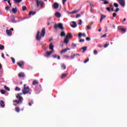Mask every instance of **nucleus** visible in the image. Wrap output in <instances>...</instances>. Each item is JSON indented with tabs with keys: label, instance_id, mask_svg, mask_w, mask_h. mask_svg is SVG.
<instances>
[{
	"label": "nucleus",
	"instance_id": "nucleus-1",
	"mask_svg": "<svg viewBox=\"0 0 127 127\" xmlns=\"http://www.w3.org/2000/svg\"><path fill=\"white\" fill-rule=\"evenodd\" d=\"M22 93H18L16 96V98L18 100H16L17 105H21L22 104V101H23V98L21 96L22 95H26L27 94H29L31 95V92H30V88L29 86L26 87V84L24 85V89L22 90Z\"/></svg>",
	"mask_w": 127,
	"mask_h": 127
},
{
	"label": "nucleus",
	"instance_id": "nucleus-2",
	"mask_svg": "<svg viewBox=\"0 0 127 127\" xmlns=\"http://www.w3.org/2000/svg\"><path fill=\"white\" fill-rule=\"evenodd\" d=\"M46 32V30L45 29V28H43L42 29L41 34H40V31H38L37 33L36 39L37 40L40 41L41 39V37H44V36H45Z\"/></svg>",
	"mask_w": 127,
	"mask_h": 127
},
{
	"label": "nucleus",
	"instance_id": "nucleus-3",
	"mask_svg": "<svg viewBox=\"0 0 127 127\" xmlns=\"http://www.w3.org/2000/svg\"><path fill=\"white\" fill-rule=\"evenodd\" d=\"M55 29L57 30V28H59L61 30H64V27H63V24L60 23L58 24H55L54 26Z\"/></svg>",
	"mask_w": 127,
	"mask_h": 127
},
{
	"label": "nucleus",
	"instance_id": "nucleus-4",
	"mask_svg": "<svg viewBox=\"0 0 127 127\" xmlns=\"http://www.w3.org/2000/svg\"><path fill=\"white\" fill-rule=\"evenodd\" d=\"M118 30L119 32H122V33H125L127 31V30L122 28V26H120L118 27Z\"/></svg>",
	"mask_w": 127,
	"mask_h": 127
},
{
	"label": "nucleus",
	"instance_id": "nucleus-5",
	"mask_svg": "<svg viewBox=\"0 0 127 127\" xmlns=\"http://www.w3.org/2000/svg\"><path fill=\"white\" fill-rule=\"evenodd\" d=\"M118 1L119 3L121 5L123 6V7H125V5H126V0H117Z\"/></svg>",
	"mask_w": 127,
	"mask_h": 127
},
{
	"label": "nucleus",
	"instance_id": "nucleus-6",
	"mask_svg": "<svg viewBox=\"0 0 127 127\" xmlns=\"http://www.w3.org/2000/svg\"><path fill=\"white\" fill-rule=\"evenodd\" d=\"M17 65L20 66V68H23V65H24V61H20L18 62L17 63Z\"/></svg>",
	"mask_w": 127,
	"mask_h": 127
},
{
	"label": "nucleus",
	"instance_id": "nucleus-7",
	"mask_svg": "<svg viewBox=\"0 0 127 127\" xmlns=\"http://www.w3.org/2000/svg\"><path fill=\"white\" fill-rule=\"evenodd\" d=\"M11 31H13V29L11 28L10 30H6V32L7 35H8L9 36H10V35L12 34V33Z\"/></svg>",
	"mask_w": 127,
	"mask_h": 127
},
{
	"label": "nucleus",
	"instance_id": "nucleus-8",
	"mask_svg": "<svg viewBox=\"0 0 127 127\" xmlns=\"http://www.w3.org/2000/svg\"><path fill=\"white\" fill-rule=\"evenodd\" d=\"M53 53V51H50V52H47L46 54H45L44 56L45 57H49Z\"/></svg>",
	"mask_w": 127,
	"mask_h": 127
},
{
	"label": "nucleus",
	"instance_id": "nucleus-9",
	"mask_svg": "<svg viewBox=\"0 0 127 127\" xmlns=\"http://www.w3.org/2000/svg\"><path fill=\"white\" fill-rule=\"evenodd\" d=\"M10 20L13 23H15V22H16V21H15V16H13V15L11 16Z\"/></svg>",
	"mask_w": 127,
	"mask_h": 127
},
{
	"label": "nucleus",
	"instance_id": "nucleus-10",
	"mask_svg": "<svg viewBox=\"0 0 127 127\" xmlns=\"http://www.w3.org/2000/svg\"><path fill=\"white\" fill-rule=\"evenodd\" d=\"M78 36L79 38L80 39L81 38L82 36H83V37H86V34H85L84 33L82 34V33L80 32L78 33Z\"/></svg>",
	"mask_w": 127,
	"mask_h": 127
},
{
	"label": "nucleus",
	"instance_id": "nucleus-11",
	"mask_svg": "<svg viewBox=\"0 0 127 127\" xmlns=\"http://www.w3.org/2000/svg\"><path fill=\"white\" fill-rule=\"evenodd\" d=\"M72 37H73V36L71 33H68L65 37V38H67L68 39H69V38H72Z\"/></svg>",
	"mask_w": 127,
	"mask_h": 127
},
{
	"label": "nucleus",
	"instance_id": "nucleus-12",
	"mask_svg": "<svg viewBox=\"0 0 127 127\" xmlns=\"http://www.w3.org/2000/svg\"><path fill=\"white\" fill-rule=\"evenodd\" d=\"M18 76L19 78H23V77H25V74L23 72H21L18 74Z\"/></svg>",
	"mask_w": 127,
	"mask_h": 127
},
{
	"label": "nucleus",
	"instance_id": "nucleus-13",
	"mask_svg": "<svg viewBox=\"0 0 127 127\" xmlns=\"http://www.w3.org/2000/svg\"><path fill=\"white\" fill-rule=\"evenodd\" d=\"M54 8H55V9H57V8H58V7H59V4H58V3L57 2H55L54 3Z\"/></svg>",
	"mask_w": 127,
	"mask_h": 127
},
{
	"label": "nucleus",
	"instance_id": "nucleus-14",
	"mask_svg": "<svg viewBox=\"0 0 127 127\" xmlns=\"http://www.w3.org/2000/svg\"><path fill=\"white\" fill-rule=\"evenodd\" d=\"M55 15L56 16V17L59 18L61 16V13L59 12H56L55 14Z\"/></svg>",
	"mask_w": 127,
	"mask_h": 127
},
{
	"label": "nucleus",
	"instance_id": "nucleus-15",
	"mask_svg": "<svg viewBox=\"0 0 127 127\" xmlns=\"http://www.w3.org/2000/svg\"><path fill=\"white\" fill-rule=\"evenodd\" d=\"M54 45H53V44L52 43H51L50 44V49L52 50V51H54Z\"/></svg>",
	"mask_w": 127,
	"mask_h": 127
},
{
	"label": "nucleus",
	"instance_id": "nucleus-16",
	"mask_svg": "<svg viewBox=\"0 0 127 127\" xmlns=\"http://www.w3.org/2000/svg\"><path fill=\"white\" fill-rule=\"evenodd\" d=\"M72 23V24L70 25L71 27H72L73 28H75V27H77V24L76 23V22L73 21Z\"/></svg>",
	"mask_w": 127,
	"mask_h": 127
},
{
	"label": "nucleus",
	"instance_id": "nucleus-17",
	"mask_svg": "<svg viewBox=\"0 0 127 127\" xmlns=\"http://www.w3.org/2000/svg\"><path fill=\"white\" fill-rule=\"evenodd\" d=\"M0 106L1 108H4V102L2 100L0 101Z\"/></svg>",
	"mask_w": 127,
	"mask_h": 127
},
{
	"label": "nucleus",
	"instance_id": "nucleus-18",
	"mask_svg": "<svg viewBox=\"0 0 127 127\" xmlns=\"http://www.w3.org/2000/svg\"><path fill=\"white\" fill-rule=\"evenodd\" d=\"M53 58L56 59L58 58L59 60H60L61 59V57H60V56H58L57 55H54L53 56Z\"/></svg>",
	"mask_w": 127,
	"mask_h": 127
},
{
	"label": "nucleus",
	"instance_id": "nucleus-19",
	"mask_svg": "<svg viewBox=\"0 0 127 127\" xmlns=\"http://www.w3.org/2000/svg\"><path fill=\"white\" fill-rule=\"evenodd\" d=\"M34 14H36V11H31L29 13V15H34Z\"/></svg>",
	"mask_w": 127,
	"mask_h": 127
},
{
	"label": "nucleus",
	"instance_id": "nucleus-20",
	"mask_svg": "<svg viewBox=\"0 0 127 127\" xmlns=\"http://www.w3.org/2000/svg\"><path fill=\"white\" fill-rule=\"evenodd\" d=\"M39 84V82L37 81L36 80H33L32 82V85H38Z\"/></svg>",
	"mask_w": 127,
	"mask_h": 127
},
{
	"label": "nucleus",
	"instance_id": "nucleus-21",
	"mask_svg": "<svg viewBox=\"0 0 127 127\" xmlns=\"http://www.w3.org/2000/svg\"><path fill=\"white\" fill-rule=\"evenodd\" d=\"M65 35H66V34L65 33V32H64V31H62L61 32V37H64V36H65Z\"/></svg>",
	"mask_w": 127,
	"mask_h": 127
},
{
	"label": "nucleus",
	"instance_id": "nucleus-22",
	"mask_svg": "<svg viewBox=\"0 0 127 127\" xmlns=\"http://www.w3.org/2000/svg\"><path fill=\"white\" fill-rule=\"evenodd\" d=\"M64 43H65V44H68V43H69V40H68V38L65 37L64 38Z\"/></svg>",
	"mask_w": 127,
	"mask_h": 127
},
{
	"label": "nucleus",
	"instance_id": "nucleus-23",
	"mask_svg": "<svg viewBox=\"0 0 127 127\" xmlns=\"http://www.w3.org/2000/svg\"><path fill=\"white\" fill-rule=\"evenodd\" d=\"M67 75H68V74L67 73L63 74L61 76V79H64V78H65V77H67Z\"/></svg>",
	"mask_w": 127,
	"mask_h": 127
},
{
	"label": "nucleus",
	"instance_id": "nucleus-24",
	"mask_svg": "<svg viewBox=\"0 0 127 127\" xmlns=\"http://www.w3.org/2000/svg\"><path fill=\"white\" fill-rule=\"evenodd\" d=\"M61 66H62V69H63V70H65L66 69V65H65V64H62Z\"/></svg>",
	"mask_w": 127,
	"mask_h": 127
},
{
	"label": "nucleus",
	"instance_id": "nucleus-25",
	"mask_svg": "<svg viewBox=\"0 0 127 127\" xmlns=\"http://www.w3.org/2000/svg\"><path fill=\"white\" fill-rule=\"evenodd\" d=\"M22 9L23 11H25V10H27V7L26 6H23L22 7Z\"/></svg>",
	"mask_w": 127,
	"mask_h": 127
},
{
	"label": "nucleus",
	"instance_id": "nucleus-26",
	"mask_svg": "<svg viewBox=\"0 0 127 127\" xmlns=\"http://www.w3.org/2000/svg\"><path fill=\"white\" fill-rule=\"evenodd\" d=\"M87 47H83L81 48V49H82V50H83V51H82L83 53H84V52L87 50Z\"/></svg>",
	"mask_w": 127,
	"mask_h": 127
},
{
	"label": "nucleus",
	"instance_id": "nucleus-27",
	"mask_svg": "<svg viewBox=\"0 0 127 127\" xmlns=\"http://www.w3.org/2000/svg\"><path fill=\"white\" fill-rule=\"evenodd\" d=\"M43 4H44V2L42 1H39V5H41V7H42V6H43Z\"/></svg>",
	"mask_w": 127,
	"mask_h": 127
},
{
	"label": "nucleus",
	"instance_id": "nucleus-28",
	"mask_svg": "<svg viewBox=\"0 0 127 127\" xmlns=\"http://www.w3.org/2000/svg\"><path fill=\"white\" fill-rule=\"evenodd\" d=\"M105 17H106L105 15L101 14V19H100V22H102V20H103V19H104V18H105Z\"/></svg>",
	"mask_w": 127,
	"mask_h": 127
},
{
	"label": "nucleus",
	"instance_id": "nucleus-29",
	"mask_svg": "<svg viewBox=\"0 0 127 127\" xmlns=\"http://www.w3.org/2000/svg\"><path fill=\"white\" fill-rule=\"evenodd\" d=\"M66 52H67V50L66 49H64L61 51V53L62 54V53H66Z\"/></svg>",
	"mask_w": 127,
	"mask_h": 127
},
{
	"label": "nucleus",
	"instance_id": "nucleus-30",
	"mask_svg": "<svg viewBox=\"0 0 127 127\" xmlns=\"http://www.w3.org/2000/svg\"><path fill=\"white\" fill-rule=\"evenodd\" d=\"M12 12L13 13H16V8H13L12 9Z\"/></svg>",
	"mask_w": 127,
	"mask_h": 127
},
{
	"label": "nucleus",
	"instance_id": "nucleus-31",
	"mask_svg": "<svg viewBox=\"0 0 127 127\" xmlns=\"http://www.w3.org/2000/svg\"><path fill=\"white\" fill-rule=\"evenodd\" d=\"M4 49V46L0 44V50H3Z\"/></svg>",
	"mask_w": 127,
	"mask_h": 127
},
{
	"label": "nucleus",
	"instance_id": "nucleus-32",
	"mask_svg": "<svg viewBox=\"0 0 127 127\" xmlns=\"http://www.w3.org/2000/svg\"><path fill=\"white\" fill-rule=\"evenodd\" d=\"M0 92L2 94V95H4V94H5V90H4L1 89L0 90Z\"/></svg>",
	"mask_w": 127,
	"mask_h": 127
},
{
	"label": "nucleus",
	"instance_id": "nucleus-33",
	"mask_svg": "<svg viewBox=\"0 0 127 127\" xmlns=\"http://www.w3.org/2000/svg\"><path fill=\"white\" fill-rule=\"evenodd\" d=\"M36 1L38 7H39V0H34Z\"/></svg>",
	"mask_w": 127,
	"mask_h": 127
},
{
	"label": "nucleus",
	"instance_id": "nucleus-34",
	"mask_svg": "<svg viewBox=\"0 0 127 127\" xmlns=\"http://www.w3.org/2000/svg\"><path fill=\"white\" fill-rule=\"evenodd\" d=\"M4 88L6 90V91H9L10 90L9 88H8L7 86H6V85H4Z\"/></svg>",
	"mask_w": 127,
	"mask_h": 127
},
{
	"label": "nucleus",
	"instance_id": "nucleus-35",
	"mask_svg": "<svg viewBox=\"0 0 127 127\" xmlns=\"http://www.w3.org/2000/svg\"><path fill=\"white\" fill-rule=\"evenodd\" d=\"M11 60H12V63L14 64V63H15V60L14 59V58L11 57Z\"/></svg>",
	"mask_w": 127,
	"mask_h": 127
},
{
	"label": "nucleus",
	"instance_id": "nucleus-36",
	"mask_svg": "<svg viewBox=\"0 0 127 127\" xmlns=\"http://www.w3.org/2000/svg\"><path fill=\"white\" fill-rule=\"evenodd\" d=\"M108 45H110V44H105L103 45V47H104V48H107Z\"/></svg>",
	"mask_w": 127,
	"mask_h": 127
},
{
	"label": "nucleus",
	"instance_id": "nucleus-37",
	"mask_svg": "<svg viewBox=\"0 0 127 127\" xmlns=\"http://www.w3.org/2000/svg\"><path fill=\"white\" fill-rule=\"evenodd\" d=\"M104 4H109V1L107 0H105L104 2Z\"/></svg>",
	"mask_w": 127,
	"mask_h": 127
},
{
	"label": "nucleus",
	"instance_id": "nucleus-38",
	"mask_svg": "<svg viewBox=\"0 0 127 127\" xmlns=\"http://www.w3.org/2000/svg\"><path fill=\"white\" fill-rule=\"evenodd\" d=\"M114 5L115 7H119V4L117 3H114Z\"/></svg>",
	"mask_w": 127,
	"mask_h": 127
},
{
	"label": "nucleus",
	"instance_id": "nucleus-39",
	"mask_svg": "<svg viewBox=\"0 0 127 127\" xmlns=\"http://www.w3.org/2000/svg\"><path fill=\"white\" fill-rule=\"evenodd\" d=\"M90 5L91 6V8H94V4H93L92 2H90Z\"/></svg>",
	"mask_w": 127,
	"mask_h": 127
},
{
	"label": "nucleus",
	"instance_id": "nucleus-40",
	"mask_svg": "<svg viewBox=\"0 0 127 127\" xmlns=\"http://www.w3.org/2000/svg\"><path fill=\"white\" fill-rule=\"evenodd\" d=\"M9 8H10V7H9V6H6L5 8V9H6V10H9Z\"/></svg>",
	"mask_w": 127,
	"mask_h": 127
},
{
	"label": "nucleus",
	"instance_id": "nucleus-41",
	"mask_svg": "<svg viewBox=\"0 0 127 127\" xmlns=\"http://www.w3.org/2000/svg\"><path fill=\"white\" fill-rule=\"evenodd\" d=\"M32 104H33V101H31L30 102H29V106L30 107H31V106L32 105Z\"/></svg>",
	"mask_w": 127,
	"mask_h": 127
},
{
	"label": "nucleus",
	"instance_id": "nucleus-42",
	"mask_svg": "<svg viewBox=\"0 0 127 127\" xmlns=\"http://www.w3.org/2000/svg\"><path fill=\"white\" fill-rule=\"evenodd\" d=\"M77 12H78V10H74L71 11V13H77Z\"/></svg>",
	"mask_w": 127,
	"mask_h": 127
},
{
	"label": "nucleus",
	"instance_id": "nucleus-43",
	"mask_svg": "<svg viewBox=\"0 0 127 127\" xmlns=\"http://www.w3.org/2000/svg\"><path fill=\"white\" fill-rule=\"evenodd\" d=\"M105 37H107V34H105L101 37V38H104Z\"/></svg>",
	"mask_w": 127,
	"mask_h": 127
},
{
	"label": "nucleus",
	"instance_id": "nucleus-44",
	"mask_svg": "<svg viewBox=\"0 0 127 127\" xmlns=\"http://www.w3.org/2000/svg\"><path fill=\"white\" fill-rule=\"evenodd\" d=\"M89 62V58H87V59L84 61V63L86 64L87 63V62Z\"/></svg>",
	"mask_w": 127,
	"mask_h": 127
},
{
	"label": "nucleus",
	"instance_id": "nucleus-45",
	"mask_svg": "<svg viewBox=\"0 0 127 127\" xmlns=\"http://www.w3.org/2000/svg\"><path fill=\"white\" fill-rule=\"evenodd\" d=\"M86 41H90V40H91V38L88 37L86 38Z\"/></svg>",
	"mask_w": 127,
	"mask_h": 127
},
{
	"label": "nucleus",
	"instance_id": "nucleus-46",
	"mask_svg": "<svg viewBox=\"0 0 127 127\" xmlns=\"http://www.w3.org/2000/svg\"><path fill=\"white\" fill-rule=\"evenodd\" d=\"M94 54L95 55H97V54H98V51H97V50H94Z\"/></svg>",
	"mask_w": 127,
	"mask_h": 127
},
{
	"label": "nucleus",
	"instance_id": "nucleus-47",
	"mask_svg": "<svg viewBox=\"0 0 127 127\" xmlns=\"http://www.w3.org/2000/svg\"><path fill=\"white\" fill-rule=\"evenodd\" d=\"M16 112H17V113H19V112H20V110L19 109V108L16 107Z\"/></svg>",
	"mask_w": 127,
	"mask_h": 127
},
{
	"label": "nucleus",
	"instance_id": "nucleus-48",
	"mask_svg": "<svg viewBox=\"0 0 127 127\" xmlns=\"http://www.w3.org/2000/svg\"><path fill=\"white\" fill-rule=\"evenodd\" d=\"M81 16V14H77L76 15V18H78L79 17H80Z\"/></svg>",
	"mask_w": 127,
	"mask_h": 127
},
{
	"label": "nucleus",
	"instance_id": "nucleus-49",
	"mask_svg": "<svg viewBox=\"0 0 127 127\" xmlns=\"http://www.w3.org/2000/svg\"><path fill=\"white\" fill-rule=\"evenodd\" d=\"M13 102L14 103L13 104V105H14V106H16V100L13 101Z\"/></svg>",
	"mask_w": 127,
	"mask_h": 127
},
{
	"label": "nucleus",
	"instance_id": "nucleus-50",
	"mask_svg": "<svg viewBox=\"0 0 127 127\" xmlns=\"http://www.w3.org/2000/svg\"><path fill=\"white\" fill-rule=\"evenodd\" d=\"M119 10H120L119 8H117L115 10V12H118Z\"/></svg>",
	"mask_w": 127,
	"mask_h": 127
},
{
	"label": "nucleus",
	"instance_id": "nucleus-51",
	"mask_svg": "<svg viewBox=\"0 0 127 127\" xmlns=\"http://www.w3.org/2000/svg\"><path fill=\"white\" fill-rule=\"evenodd\" d=\"M75 56H76V54H73V56H71V59H74V58H75Z\"/></svg>",
	"mask_w": 127,
	"mask_h": 127
},
{
	"label": "nucleus",
	"instance_id": "nucleus-52",
	"mask_svg": "<svg viewBox=\"0 0 127 127\" xmlns=\"http://www.w3.org/2000/svg\"><path fill=\"white\" fill-rule=\"evenodd\" d=\"M7 2L9 3L10 6H11V3H10V0H7Z\"/></svg>",
	"mask_w": 127,
	"mask_h": 127
},
{
	"label": "nucleus",
	"instance_id": "nucleus-53",
	"mask_svg": "<svg viewBox=\"0 0 127 127\" xmlns=\"http://www.w3.org/2000/svg\"><path fill=\"white\" fill-rule=\"evenodd\" d=\"M78 24L81 25L82 24V20H79L78 22Z\"/></svg>",
	"mask_w": 127,
	"mask_h": 127
},
{
	"label": "nucleus",
	"instance_id": "nucleus-54",
	"mask_svg": "<svg viewBox=\"0 0 127 127\" xmlns=\"http://www.w3.org/2000/svg\"><path fill=\"white\" fill-rule=\"evenodd\" d=\"M21 1H22V0H16L17 3H19Z\"/></svg>",
	"mask_w": 127,
	"mask_h": 127
},
{
	"label": "nucleus",
	"instance_id": "nucleus-55",
	"mask_svg": "<svg viewBox=\"0 0 127 127\" xmlns=\"http://www.w3.org/2000/svg\"><path fill=\"white\" fill-rule=\"evenodd\" d=\"M87 28L90 30V29H91L92 28L91 27V26L88 25L87 26Z\"/></svg>",
	"mask_w": 127,
	"mask_h": 127
},
{
	"label": "nucleus",
	"instance_id": "nucleus-56",
	"mask_svg": "<svg viewBox=\"0 0 127 127\" xmlns=\"http://www.w3.org/2000/svg\"><path fill=\"white\" fill-rule=\"evenodd\" d=\"M113 17H116L117 16V13H113Z\"/></svg>",
	"mask_w": 127,
	"mask_h": 127
},
{
	"label": "nucleus",
	"instance_id": "nucleus-57",
	"mask_svg": "<svg viewBox=\"0 0 127 127\" xmlns=\"http://www.w3.org/2000/svg\"><path fill=\"white\" fill-rule=\"evenodd\" d=\"M106 9H107V10H108V11H111V8L110 7H107Z\"/></svg>",
	"mask_w": 127,
	"mask_h": 127
},
{
	"label": "nucleus",
	"instance_id": "nucleus-58",
	"mask_svg": "<svg viewBox=\"0 0 127 127\" xmlns=\"http://www.w3.org/2000/svg\"><path fill=\"white\" fill-rule=\"evenodd\" d=\"M16 91H20V88L16 87Z\"/></svg>",
	"mask_w": 127,
	"mask_h": 127
},
{
	"label": "nucleus",
	"instance_id": "nucleus-59",
	"mask_svg": "<svg viewBox=\"0 0 127 127\" xmlns=\"http://www.w3.org/2000/svg\"><path fill=\"white\" fill-rule=\"evenodd\" d=\"M85 41V40L84 39H80L79 42H84Z\"/></svg>",
	"mask_w": 127,
	"mask_h": 127
},
{
	"label": "nucleus",
	"instance_id": "nucleus-60",
	"mask_svg": "<svg viewBox=\"0 0 127 127\" xmlns=\"http://www.w3.org/2000/svg\"><path fill=\"white\" fill-rule=\"evenodd\" d=\"M66 1H67V0H63V4H64Z\"/></svg>",
	"mask_w": 127,
	"mask_h": 127
},
{
	"label": "nucleus",
	"instance_id": "nucleus-61",
	"mask_svg": "<svg viewBox=\"0 0 127 127\" xmlns=\"http://www.w3.org/2000/svg\"><path fill=\"white\" fill-rule=\"evenodd\" d=\"M1 57L3 58V59H4V55L3 54V53H1Z\"/></svg>",
	"mask_w": 127,
	"mask_h": 127
},
{
	"label": "nucleus",
	"instance_id": "nucleus-62",
	"mask_svg": "<svg viewBox=\"0 0 127 127\" xmlns=\"http://www.w3.org/2000/svg\"><path fill=\"white\" fill-rule=\"evenodd\" d=\"M72 45L73 47H76V44H72Z\"/></svg>",
	"mask_w": 127,
	"mask_h": 127
},
{
	"label": "nucleus",
	"instance_id": "nucleus-63",
	"mask_svg": "<svg viewBox=\"0 0 127 127\" xmlns=\"http://www.w3.org/2000/svg\"><path fill=\"white\" fill-rule=\"evenodd\" d=\"M93 9H94L93 8H91V9H90L91 12H93Z\"/></svg>",
	"mask_w": 127,
	"mask_h": 127
},
{
	"label": "nucleus",
	"instance_id": "nucleus-64",
	"mask_svg": "<svg viewBox=\"0 0 127 127\" xmlns=\"http://www.w3.org/2000/svg\"><path fill=\"white\" fill-rule=\"evenodd\" d=\"M111 10H112V11H114V6H112L111 7Z\"/></svg>",
	"mask_w": 127,
	"mask_h": 127
}]
</instances>
